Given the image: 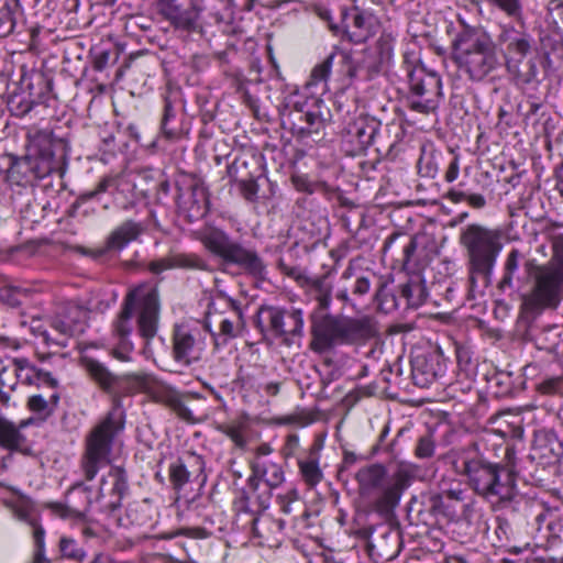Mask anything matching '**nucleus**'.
Listing matches in <instances>:
<instances>
[{
  "mask_svg": "<svg viewBox=\"0 0 563 563\" xmlns=\"http://www.w3.org/2000/svg\"><path fill=\"white\" fill-rule=\"evenodd\" d=\"M146 269L154 275H159L165 271L175 269L174 261L172 260V251L164 257L150 261L146 264Z\"/></svg>",
  "mask_w": 563,
  "mask_h": 563,
  "instance_id": "obj_55",
  "label": "nucleus"
},
{
  "mask_svg": "<svg viewBox=\"0 0 563 563\" xmlns=\"http://www.w3.org/2000/svg\"><path fill=\"white\" fill-rule=\"evenodd\" d=\"M463 500V490L448 489L433 494L429 498L430 511L434 515L450 516L454 514V503Z\"/></svg>",
  "mask_w": 563,
  "mask_h": 563,
  "instance_id": "obj_33",
  "label": "nucleus"
},
{
  "mask_svg": "<svg viewBox=\"0 0 563 563\" xmlns=\"http://www.w3.org/2000/svg\"><path fill=\"white\" fill-rule=\"evenodd\" d=\"M459 243L465 252L471 288L476 287L478 278L487 286L503 250L500 231L481 223H471L461 229Z\"/></svg>",
  "mask_w": 563,
  "mask_h": 563,
  "instance_id": "obj_9",
  "label": "nucleus"
},
{
  "mask_svg": "<svg viewBox=\"0 0 563 563\" xmlns=\"http://www.w3.org/2000/svg\"><path fill=\"white\" fill-rule=\"evenodd\" d=\"M310 334L309 349L314 353L323 354L336 345L364 343L377 335V329L374 320L367 316L352 318L312 312Z\"/></svg>",
  "mask_w": 563,
  "mask_h": 563,
  "instance_id": "obj_5",
  "label": "nucleus"
},
{
  "mask_svg": "<svg viewBox=\"0 0 563 563\" xmlns=\"http://www.w3.org/2000/svg\"><path fill=\"white\" fill-rule=\"evenodd\" d=\"M435 452V439L434 432L428 430L423 435H421L415 448V455L418 459H430L434 455Z\"/></svg>",
  "mask_w": 563,
  "mask_h": 563,
  "instance_id": "obj_48",
  "label": "nucleus"
},
{
  "mask_svg": "<svg viewBox=\"0 0 563 563\" xmlns=\"http://www.w3.org/2000/svg\"><path fill=\"white\" fill-rule=\"evenodd\" d=\"M371 288V282L366 276H357L353 287H352V294L355 296H364L368 292Z\"/></svg>",
  "mask_w": 563,
  "mask_h": 563,
  "instance_id": "obj_62",
  "label": "nucleus"
},
{
  "mask_svg": "<svg viewBox=\"0 0 563 563\" xmlns=\"http://www.w3.org/2000/svg\"><path fill=\"white\" fill-rule=\"evenodd\" d=\"M21 14L20 0H0V37L13 32L16 18Z\"/></svg>",
  "mask_w": 563,
  "mask_h": 563,
  "instance_id": "obj_36",
  "label": "nucleus"
},
{
  "mask_svg": "<svg viewBox=\"0 0 563 563\" xmlns=\"http://www.w3.org/2000/svg\"><path fill=\"white\" fill-rule=\"evenodd\" d=\"M26 154L38 163H47L53 173L59 168L56 151L64 150L62 139H56L48 129L32 128L26 133Z\"/></svg>",
  "mask_w": 563,
  "mask_h": 563,
  "instance_id": "obj_18",
  "label": "nucleus"
},
{
  "mask_svg": "<svg viewBox=\"0 0 563 563\" xmlns=\"http://www.w3.org/2000/svg\"><path fill=\"white\" fill-rule=\"evenodd\" d=\"M399 294L404 308H418L428 298L426 282L420 273L409 275L408 279L399 285Z\"/></svg>",
  "mask_w": 563,
  "mask_h": 563,
  "instance_id": "obj_29",
  "label": "nucleus"
},
{
  "mask_svg": "<svg viewBox=\"0 0 563 563\" xmlns=\"http://www.w3.org/2000/svg\"><path fill=\"white\" fill-rule=\"evenodd\" d=\"M283 124L288 125L296 137L305 139L319 135L325 126V120L318 111L295 109L285 117Z\"/></svg>",
  "mask_w": 563,
  "mask_h": 563,
  "instance_id": "obj_25",
  "label": "nucleus"
},
{
  "mask_svg": "<svg viewBox=\"0 0 563 563\" xmlns=\"http://www.w3.org/2000/svg\"><path fill=\"white\" fill-rule=\"evenodd\" d=\"M27 406L31 411L42 413L48 411L49 402L41 395H33L29 398Z\"/></svg>",
  "mask_w": 563,
  "mask_h": 563,
  "instance_id": "obj_61",
  "label": "nucleus"
},
{
  "mask_svg": "<svg viewBox=\"0 0 563 563\" xmlns=\"http://www.w3.org/2000/svg\"><path fill=\"white\" fill-rule=\"evenodd\" d=\"M33 527V538L35 543V554H34V561L33 563H51L48 559L44 555V549H45V531L42 526H40L36 521L34 525H31Z\"/></svg>",
  "mask_w": 563,
  "mask_h": 563,
  "instance_id": "obj_52",
  "label": "nucleus"
},
{
  "mask_svg": "<svg viewBox=\"0 0 563 563\" xmlns=\"http://www.w3.org/2000/svg\"><path fill=\"white\" fill-rule=\"evenodd\" d=\"M416 235L407 234L405 232H394L384 242L383 253L391 254L393 257L401 265L402 269L415 261V255L418 249V241Z\"/></svg>",
  "mask_w": 563,
  "mask_h": 563,
  "instance_id": "obj_26",
  "label": "nucleus"
},
{
  "mask_svg": "<svg viewBox=\"0 0 563 563\" xmlns=\"http://www.w3.org/2000/svg\"><path fill=\"white\" fill-rule=\"evenodd\" d=\"M256 325L262 333L269 332L275 338H301L303 313L301 309L296 308L261 306L256 314Z\"/></svg>",
  "mask_w": 563,
  "mask_h": 563,
  "instance_id": "obj_11",
  "label": "nucleus"
},
{
  "mask_svg": "<svg viewBox=\"0 0 563 563\" xmlns=\"http://www.w3.org/2000/svg\"><path fill=\"white\" fill-rule=\"evenodd\" d=\"M303 286L308 288L309 295L317 302V308L321 311L329 310L332 301V284L328 275L305 278Z\"/></svg>",
  "mask_w": 563,
  "mask_h": 563,
  "instance_id": "obj_32",
  "label": "nucleus"
},
{
  "mask_svg": "<svg viewBox=\"0 0 563 563\" xmlns=\"http://www.w3.org/2000/svg\"><path fill=\"white\" fill-rule=\"evenodd\" d=\"M514 24H504L500 26L498 41L505 46V59L508 70H516L518 64L526 58L532 48L533 38L523 27Z\"/></svg>",
  "mask_w": 563,
  "mask_h": 563,
  "instance_id": "obj_16",
  "label": "nucleus"
},
{
  "mask_svg": "<svg viewBox=\"0 0 563 563\" xmlns=\"http://www.w3.org/2000/svg\"><path fill=\"white\" fill-rule=\"evenodd\" d=\"M459 173H460V162H459V157L455 156L450 162V164H449V166L446 168V172H445V175H444L445 181L453 183L454 180H456V178L459 176Z\"/></svg>",
  "mask_w": 563,
  "mask_h": 563,
  "instance_id": "obj_63",
  "label": "nucleus"
},
{
  "mask_svg": "<svg viewBox=\"0 0 563 563\" xmlns=\"http://www.w3.org/2000/svg\"><path fill=\"white\" fill-rule=\"evenodd\" d=\"M536 390L541 396L563 397V376L543 378L536 385Z\"/></svg>",
  "mask_w": 563,
  "mask_h": 563,
  "instance_id": "obj_46",
  "label": "nucleus"
},
{
  "mask_svg": "<svg viewBox=\"0 0 563 563\" xmlns=\"http://www.w3.org/2000/svg\"><path fill=\"white\" fill-rule=\"evenodd\" d=\"M195 238L225 268L235 267L256 279L265 278L267 266L254 246L233 239L230 233L216 225L202 227Z\"/></svg>",
  "mask_w": 563,
  "mask_h": 563,
  "instance_id": "obj_8",
  "label": "nucleus"
},
{
  "mask_svg": "<svg viewBox=\"0 0 563 563\" xmlns=\"http://www.w3.org/2000/svg\"><path fill=\"white\" fill-rule=\"evenodd\" d=\"M142 223L126 220L117 227L108 236L106 246L109 251H121L130 242L135 241L143 232Z\"/></svg>",
  "mask_w": 563,
  "mask_h": 563,
  "instance_id": "obj_30",
  "label": "nucleus"
},
{
  "mask_svg": "<svg viewBox=\"0 0 563 563\" xmlns=\"http://www.w3.org/2000/svg\"><path fill=\"white\" fill-rule=\"evenodd\" d=\"M87 312L75 302H65L57 308L51 320L52 328L65 340L85 331Z\"/></svg>",
  "mask_w": 563,
  "mask_h": 563,
  "instance_id": "obj_22",
  "label": "nucleus"
},
{
  "mask_svg": "<svg viewBox=\"0 0 563 563\" xmlns=\"http://www.w3.org/2000/svg\"><path fill=\"white\" fill-rule=\"evenodd\" d=\"M114 183L115 178L113 176L102 177L93 189L80 194L76 202L85 203L89 200L96 199L99 195L106 192L110 187H112Z\"/></svg>",
  "mask_w": 563,
  "mask_h": 563,
  "instance_id": "obj_51",
  "label": "nucleus"
},
{
  "mask_svg": "<svg viewBox=\"0 0 563 563\" xmlns=\"http://www.w3.org/2000/svg\"><path fill=\"white\" fill-rule=\"evenodd\" d=\"M373 20L374 16L372 13L361 10L357 7L346 12L344 21L350 40L354 43L366 41L372 33Z\"/></svg>",
  "mask_w": 563,
  "mask_h": 563,
  "instance_id": "obj_27",
  "label": "nucleus"
},
{
  "mask_svg": "<svg viewBox=\"0 0 563 563\" xmlns=\"http://www.w3.org/2000/svg\"><path fill=\"white\" fill-rule=\"evenodd\" d=\"M492 5L499 9L504 12L508 18L514 19L518 25L523 27L525 19H523V7L522 0H486Z\"/></svg>",
  "mask_w": 563,
  "mask_h": 563,
  "instance_id": "obj_42",
  "label": "nucleus"
},
{
  "mask_svg": "<svg viewBox=\"0 0 563 563\" xmlns=\"http://www.w3.org/2000/svg\"><path fill=\"white\" fill-rule=\"evenodd\" d=\"M177 208L187 222L192 223L205 218L209 211L207 188L198 179L178 181Z\"/></svg>",
  "mask_w": 563,
  "mask_h": 563,
  "instance_id": "obj_13",
  "label": "nucleus"
},
{
  "mask_svg": "<svg viewBox=\"0 0 563 563\" xmlns=\"http://www.w3.org/2000/svg\"><path fill=\"white\" fill-rule=\"evenodd\" d=\"M408 486V477L405 473L398 472L393 481L384 488L378 499V506L382 509H391L399 504L405 488Z\"/></svg>",
  "mask_w": 563,
  "mask_h": 563,
  "instance_id": "obj_34",
  "label": "nucleus"
},
{
  "mask_svg": "<svg viewBox=\"0 0 563 563\" xmlns=\"http://www.w3.org/2000/svg\"><path fill=\"white\" fill-rule=\"evenodd\" d=\"M542 109V103L527 100L526 104H520L518 110L521 112L525 120H530L533 117L538 115L539 111Z\"/></svg>",
  "mask_w": 563,
  "mask_h": 563,
  "instance_id": "obj_59",
  "label": "nucleus"
},
{
  "mask_svg": "<svg viewBox=\"0 0 563 563\" xmlns=\"http://www.w3.org/2000/svg\"><path fill=\"white\" fill-rule=\"evenodd\" d=\"M52 89V82L43 76H37L35 81H30L26 89L12 92L8 98V109L12 115L24 117L35 106L45 103Z\"/></svg>",
  "mask_w": 563,
  "mask_h": 563,
  "instance_id": "obj_19",
  "label": "nucleus"
},
{
  "mask_svg": "<svg viewBox=\"0 0 563 563\" xmlns=\"http://www.w3.org/2000/svg\"><path fill=\"white\" fill-rule=\"evenodd\" d=\"M173 357L185 366L201 360L205 350V336L198 327L176 324L173 330Z\"/></svg>",
  "mask_w": 563,
  "mask_h": 563,
  "instance_id": "obj_14",
  "label": "nucleus"
},
{
  "mask_svg": "<svg viewBox=\"0 0 563 563\" xmlns=\"http://www.w3.org/2000/svg\"><path fill=\"white\" fill-rule=\"evenodd\" d=\"M10 489L14 494V497L4 499L3 503L5 507L18 520L27 522L29 525H34L36 520L32 516L34 510L32 500L27 496L21 494L18 489Z\"/></svg>",
  "mask_w": 563,
  "mask_h": 563,
  "instance_id": "obj_35",
  "label": "nucleus"
},
{
  "mask_svg": "<svg viewBox=\"0 0 563 563\" xmlns=\"http://www.w3.org/2000/svg\"><path fill=\"white\" fill-rule=\"evenodd\" d=\"M21 434L15 426L0 418V445L13 448L19 445Z\"/></svg>",
  "mask_w": 563,
  "mask_h": 563,
  "instance_id": "obj_49",
  "label": "nucleus"
},
{
  "mask_svg": "<svg viewBox=\"0 0 563 563\" xmlns=\"http://www.w3.org/2000/svg\"><path fill=\"white\" fill-rule=\"evenodd\" d=\"M128 492L126 471L121 466H111L107 475L102 476L95 499L90 487L76 483L68 490L65 505L58 504L56 508L63 517L82 518L95 503L99 511L112 514L122 506Z\"/></svg>",
  "mask_w": 563,
  "mask_h": 563,
  "instance_id": "obj_6",
  "label": "nucleus"
},
{
  "mask_svg": "<svg viewBox=\"0 0 563 563\" xmlns=\"http://www.w3.org/2000/svg\"><path fill=\"white\" fill-rule=\"evenodd\" d=\"M452 59L472 81H482L501 63L496 44L482 29L464 26L452 42Z\"/></svg>",
  "mask_w": 563,
  "mask_h": 563,
  "instance_id": "obj_7",
  "label": "nucleus"
},
{
  "mask_svg": "<svg viewBox=\"0 0 563 563\" xmlns=\"http://www.w3.org/2000/svg\"><path fill=\"white\" fill-rule=\"evenodd\" d=\"M58 548L63 559L81 563L87 556L86 551L73 538L62 537Z\"/></svg>",
  "mask_w": 563,
  "mask_h": 563,
  "instance_id": "obj_44",
  "label": "nucleus"
},
{
  "mask_svg": "<svg viewBox=\"0 0 563 563\" xmlns=\"http://www.w3.org/2000/svg\"><path fill=\"white\" fill-rule=\"evenodd\" d=\"M380 122L367 117H358L350 122L343 133L342 142L349 146L347 152L357 155L375 143Z\"/></svg>",
  "mask_w": 563,
  "mask_h": 563,
  "instance_id": "obj_20",
  "label": "nucleus"
},
{
  "mask_svg": "<svg viewBox=\"0 0 563 563\" xmlns=\"http://www.w3.org/2000/svg\"><path fill=\"white\" fill-rule=\"evenodd\" d=\"M236 172H238V164H236V162H233L228 167V174L231 178L234 179V181H236V179H235ZM238 184H239L241 195L243 196V198L245 200H247L250 202L257 201V197H258L257 194H258L260 187L254 178L238 180Z\"/></svg>",
  "mask_w": 563,
  "mask_h": 563,
  "instance_id": "obj_43",
  "label": "nucleus"
},
{
  "mask_svg": "<svg viewBox=\"0 0 563 563\" xmlns=\"http://www.w3.org/2000/svg\"><path fill=\"white\" fill-rule=\"evenodd\" d=\"M235 509L240 512L255 515L257 511H262L258 508V504L256 501V495H254L251 489L249 490L242 488L238 492V495L233 501Z\"/></svg>",
  "mask_w": 563,
  "mask_h": 563,
  "instance_id": "obj_45",
  "label": "nucleus"
},
{
  "mask_svg": "<svg viewBox=\"0 0 563 563\" xmlns=\"http://www.w3.org/2000/svg\"><path fill=\"white\" fill-rule=\"evenodd\" d=\"M135 310L139 334L147 344L158 330L161 303L156 286L144 283L131 289L112 322L111 335L114 346L111 354L121 362L131 361L130 354L134 349L131 335L134 328L133 313Z\"/></svg>",
  "mask_w": 563,
  "mask_h": 563,
  "instance_id": "obj_3",
  "label": "nucleus"
},
{
  "mask_svg": "<svg viewBox=\"0 0 563 563\" xmlns=\"http://www.w3.org/2000/svg\"><path fill=\"white\" fill-rule=\"evenodd\" d=\"M278 267L282 271V273H284L288 277L294 278L300 286H303L305 278H307L308 276L302 274L299 268L290 267L286 265L282 260L278 262Z\"/></svg>",
  "mask_w": 563,
  "mask_h": 563,
  "instance_id": "obj_60",
  "label": "nucleus"
},
{
  "mask_svg": "<svg viewBox=\"0 0 563 563\" xmlns=\"http://www.w3.org/2000/svg\"><path fill=\"white\" fill-rule=\"evenodd\" d=\"M376 298L382 306L386 307V309H398L402 306L400 294L398 292V295H396L394 292H389L385 286H382L376 292Z\"/></svg>",
  "mask_w": 563,
  "mask_h": 563,
  "instance_id": "obj_56",
  "label": "nucleus"
},
{
  "mask_svg": "<svg viewBox=\"0 0 563 563\" xmlns=\"http://www.w3.org/2000/svg\"><path fill=\"white\" fill-rule=\"evenodd\" d=\"M16 378L13 377L7 366L0 361V402L8 405L10 395L2 390L3 387H9L11 390L15 389Z\"/></svg>",
  "mask_w": 563,
  "mask_h": 563,
  "instance_id": "obj_53",
  "label": "nucleus"
},
{
  "mask_svg": "<svg viewBox=\"0 0 563 563\" xmlns=\"http://www.w3.org/2000/svg\"><path fill=\"white\" fill-rule=\"evenodd\" d=\"M80 365L89 378L111 397L112 408L86 435L85 450L80 459V470L87 481H92L100 468L110 463L115 437L124 429L122 397L132 391L131 374L117 375L103 363L81 356Z\"/></svg>",
  "mask_w": 563,
  "mask_h": 563,
  "instance_id": "obj_2",
  "label": "nucleus"
},
{
  "mask_svg": "<svg viewBox=\"0 0 563 563\" xmlns=\"http://www.w3.org/2000/svg\"><path fill=\"white\" fill-rule=\"evenodd\" d=\"M252 474L246 481L247 488L256 495V501L261 510L269 507L272 490L279 487L285 482V473L278 463L251 462Z\"/></svg>",
  "mask_w": 563,
  "mask_h": 563,
  "instance_id": "obj_12",
  "label": "nucleus"
},
{
  "mask_svg": "<svg viewBox=\"0 0 563 563\" xmlns=\"http://www.w3.org/2000/svg\"><path fill=\"white\" fill-rule=\"evenodd\" d=\"M252 531L254 537L263 539L267 542L277 541V536L285 528L283 519H275L264 511H257L251 519Z\"/></svg>",
  "mask_w": 563,
  "mask_h": 563,
  "instance_id": "obj_31",
  "label": "nucleus"
},
{
  "mask_svg": "<svg viewBox=\"0 0 563 563\" xmlns=\"http://www.w3.org/2000/svg\"><path fill=\"white\" fill-rule=\"evenodd\" d=\"M189 398L201 399L202 397L198 394L183 395L173 388L161 390L155 396L157 402L169 408L181 420H185L187 422H195L196 420L192 415V411L190 410L187 404V400Z\"/></svg>",
  "mask_w": 563,
  "mask_h": 563,
  "instance_id": "obj_28",
  "label": "nucleus"
},
{
  "mask_svg": "<svg viewBox=\"0 0 563 563\" xmlns=\"http://www.w3.org/2000/svg\"><path fill=\"white\" fill-rule=\"evenodd\" d=\"M298 467L303 482L309 487H314L323 478L322 471L320 470L318 460L316 457L299 460Z\"/></svg>",
  "mask_w": 563,
  "mask_h": 563,
  "instance_id": "obj_41",
  "label": "nucleus"
},
{
  "mask_svg": "<svg viewBox=\"0 0 563 563\" xmlns=\"http://www.w3.org/2000/svg\"><path fill=\"white\" fill-rule=\"evenodd\" d=\"M367 548L375 560L390 561L400 553L401 536L397 530L382 526L369 536Z\"/></svg>",
  "mask_w": 563,
  "mask_h": 563,
  "instance_id": "obj_23",
  "label": "nucleus"
},
{
  "mask_svg": "<svg viewBox=\"0 0 563 563\" xmlns=\"http://www.w3.org/2000/svg\"><path fill=\"white\" fill-rule=\"evenodd\" d=\"M538 442L550 444V452L553 456L559 457L563 453V444L560 442L554 431H543L538 435Z\"/></svg>",
  "mask_w": 563,
  "mask_h": 563,
  "instance_id": "obj_57",
  "label": "nucleus"
},
{
  "mask_svg": "<svg viewBox=\"0 0 563 563\" xmlns=\"http://www.w3.org/2000/svg\"><path fill=\"white\" fill-rule=\"evenodd\" d=\"M440 354L420 353L411 360V377L413 384L418 387H429L439 376H442L445 369L440 360Z\"/></svg>",
  "mask_w": 563,
  "mask_h": 563,
  "instance_id": "obj_24",
  "label": "nucleus"
},
{
  "mask_svg": "<svg viewBox=\"0 0 563 563\" xmlns=\"http://www.w3.org/2000/svg\"><path fill=\"white\" fill-rule=\"evenodd\" d=\"M335 54V59H338L340 66V74L349 78H355L365 73V77H369L368 70H365L363 66L364 57L355 58L353 55L346 52H340Z\"/></svg>",
  "mask_w": 563,
  "mask_h": 563,
  "instance_id": "obj_39",
  "label": "nucleus"
},
{
  "mask_svg": "<svg viewBox=\"0 0 563 563\" xmlns=\"http://www.w3.org/2000/svg\"><path fill=\"white\" fill-rule=\"evenodd\" d=\"M508 71L515 75L518 84L530 85L540 81L539 68L533 59L528 60L523 69H520V64H518L516 70Z\"/></svg>",
  "mask_w": 563,
  "mask_h": 563,
  "instance_id": "obj_47",
  "label": "nucleus"
},
{
  "mask_svg": "<svg viewBox=\"0 0 563 563\" xmlns=\"http://www.w3.org/2000/svg\"><path fill=\"white\" fill-rule=\"evenodd\" d=\"M172 260L174 261L175 269L185 271H201L210 272L209 263L197 253L174 252L172 251Z\"/></svg>",
  "mask_w": 563,
  "mask_h": 563,
  "instance_id": "obj_38",
  "label": "nucleus"
},
{
  "mask_svg": "<svg viewBox=\"0 0 563 563\" xmlns=\"http://www.w3.org/2000/svg\"><path fill=\"white\" fill-rule=\"evenodd\" d=\"M468 451L462 461V473L468 485L481 496L496 498L499 504L511 503L518 495L516 451L507 446L503 463H493L477 452Z\"/></svg>",
  "mask_w": 563,
  "mask_h": 563,
  "instance_id": "obj_4",
  "label": "nucleus"
},
{
  "mask_svg": "<svg viewBox=\"0 0 563 563\" xmlns=\"http://www.w3.org/2000/svg\"><path fill=\"white\" fill-rule=\"evenodd\" d=\"M245 426L242 422L231 423L225 426L222 429V432L230 438V440L235 444V446L243 449L246 445V440L244 437Z\"/></svg>",
  "mask_w": 563,
  "mask_h": 563,
  "instance_id": "obj_54",
  "label": "nucleus"
},
{
  "mask_svg": "<svg viewBox=\"0 0 563 563\" xmlns=\"http://www.w3.org/2000/svg\"><path fill=\"white\" fill-rule=\"evenodd\" d=\"M9 166L5 174V181L10 186L33 187L36 183L47 176L52 172V167L47 163H38L29 154L24 156L9 155Z\"/></svg>",
  "mask_w": 563,
  "mask_h": 563,
  "instance_id": "obj_15",
  "label": "nucleus"
},
{
  "mask_svg": "<svg viewBox=\"0 0 563 563\" xmlns=\"http://www.w3.org/2000/svg\"><path fill=\"white\" fill-rule=\"evenodd\" d=\"M162 11L170 23L185 31H197L201 9L194 0H161Z\"/></svg>",
  "mask_w": 563,
  "mask_h": 563,
  "instance_id": "obj_21",
  "label": "nucleus"
},
{
  "mask_svg": "<svg viewBox=\"0 0 563 563\" xmlns=\"http://www.w3.org/2000/svg\"><path fill=\"white\" fill-rule=\"evenodd\" d=\"M228 306L232 309L235 316V321L230 319H223L220 322V335H223L225 338H234L238 334V329L243 325V313L242 309L240 307V303L230 298H225Z\"/></svg>",
  "mask_w": 563,
  "mask_h": 563,
  "instance_id": "obj_40",
  "label": "nucleus"
},
{
  "mask_svg": "<svg viewBox=\"0 0 563 563\" xmlns=\"http://www.w3.org/2000/svg\"><path fill=\"white\" fill-rule=\"evenodd\" d=\"M418 168L419 173L427 177H434L438 172V167L431 161H426L424 157L419 159Z\"/></svg>",
  "mask_w": 563,
  "mask_h": 563,
  "instance_id": "obj_64",
  "label": "nucleus"
},
{
  "mask_svg": "<svg viewBox=\"0 0 563 563\" xmlns=\"http://www.w3.org/2000/svg\"><path fill=\"white\" fill-rule=\"evenodd\" d=\"M205 468L206 463L201 455L195 452H186L168 466V477L173 489L180 492L191 482L199 485L206 484L207 474Z\"/></svg>",
  "mask_w": 563,
  "mask_h": 563,
  "instance_id": "obj_17",
  "label": "nucleus"
},
{
  "mask_svg": "<svg viewBox=\"0 0 563 563\" xmlns=\"http://www.w3.org/2000/svg\"><path fill=\"white\" fill-rule=\"evenodd\" d=\"M175 109H174V106L170 101V99L168 97H165L164 98V112H163V118H162V130L164 131V133H166L167 135H173V131H169L168 130V122L169 120L174 119L175 118Z\"/></svg>",
  "mask_w": 563,
  "mask_h": 563,
  "instance_id": "obj_58",
  "label": "nucleus"
},
{
  "mask_svg": "<svg viewBox=\"0 0 563 563\" xmlns=\"http://www.w3.org/2000/svg\"><path fill=\"white\" fill-rule=\"evenodd\" d=\"M386 475L385 467L380 464H372L362 467L356 473V481L360 485L361 490L369 492L382 485Z\"/></svg>",
  "mask_w": 563,
  "mask_h": 563,
  "instance_id": "obj_37",
  "label": "nucleus"
},
{
  "mask_svg": "<svg viewBox=\"0 0 563 563\" xmlns=\"http://www.w3.org/2000/svg\"><path fill=\"white\" fill-rule=\"evenodd\" d=\"M336 54H330L322 63L316 65L311 71L308 86H316L319 82H325L330 76V70L335 60Z\"/></svg>",
  "mask_w": 563,
  "mask_h": 563,
  "instance_id": "obj_50",
  "label": "nucleus"
},
{
  "mask_svg": "<svg viewBox=\"0 0 563 563\" xmlns=\"http://www.w3.org/2000/svg\"><path fill=\"white\" fill-rule=\"evenodd\" d=\"M523 254L511 249L503 265V276L497 284L501 292L510 290L521 300L520 310L526 316H538L548 309H556L563 298V234L552 238V256L539 264L534 258L523 261Z\"/></svg>",
  "mask_w": 563,
  "mask_h": 563,
  "instance_id": "obj_1",
  "label": "nucleus"
},
{
  "mask_svg": "<svg viewBox=\"0 0 563 563\" xmlns=\"http://www.w3.org/2000/svg\"><path fill=\"white\" fill-rule=\"evenodd\" d=\"M402 70L409 86L408 107L419 113L434 112L443 99L442 80L439 74L429 70L413 53H406Z\"/></svg>",
  "mask_w": 563,
  "mask_h": 563,
  "instance_id": "obj_10",
  "label": "nucleus"
}]
</instances>
